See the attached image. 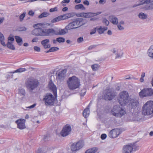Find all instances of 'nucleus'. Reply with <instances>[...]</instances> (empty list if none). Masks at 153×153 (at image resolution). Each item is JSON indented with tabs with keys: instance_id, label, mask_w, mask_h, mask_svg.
Returning <instances> with one entry per match:
<instances>
[{
	"instance_id": "nucleus-56",
	"label": "nucleus",
	"mask_w": 153,
	"mask_h": 153,
	"mask_svg": "<svg viewBox=\"0 0 153 153\" xmlns=\"http://www.w3.org/2000/svg\"><path fill=\"white\" fill-rule=\"evenodd\" d=\"M83 41V38L82 37H79L78 38L77 40V41L79 43H80Z\"/></svg>"
},
{
	"instance_id": "nucleus-29",
	"label": "nucleus",
	"mask_w": 153,
	"mask_h": 153,
	"mask_svg": "<svg viewBox=\"0 0 153 153\" xmlns=\"http://www.w3.org/2000/svg\"><path fill=\"white\" fill-rule=\"evenodd\" d=\"M74 16V13H69L62 15L63 20L70 18Z\"/></svg>"
},
{
	"instance_id": "nucleus-11",
	"label": "nucleus",
	"mask_w": 153,
	"mask_h": 153,
	"mask_svg": "<svg viewBox=\"0 0 153 153\" xmlns=\"http://www.w3.org/2000/svg\"><path fill=\"white\" fill-rule=\"evenodd\" d=\"M68 30L66 26L64 29L59 28L54 29L51 28V35H64L68 32Z\"/></svg>"
},
{
	"instance_id": "nucleus-51",
	"label": "nucleus",
	"mask_w": 153,
	"mask_h": 153,
	"mask_svg": "<svg viewBox=\"0 0 153 153\" xmlns=\"http://www.w3.org/2000/svg\"><path fill=\"white\" fill-rule=\"evenodd\" d=\"M83 4L85 5H86L87 6H88L89 5V2L88 1L86 0L83 1Z\"/></svg>"
},
{
	"instance_id": "nucleus-30",
	"label": "nucleus",
	"mask_w": 153,
	"mask_h": 153,
	"mask_svg": "<svg viewBox=\"0 0 153 153\" xmlns=\"http://www.w3.org/2000/svg\"><path fill=\"white\" fill-rule=\"evenodd\" d=\"M138 17L140 19L145 20L148 17V15L143 12H140L138 15Z\"/></svg>"
},
{
	"instance_id": "nucleus-17",
	"label": "nucleus",
	"mask_w": 153,
	"mask_h": 153,
	"mask_svg": "<svg viewBox=\"0 0 153 153\" xmlns=\"http://www.w3.org/2000/svg\"><path fill=\"white\" fill-rule=\"evenodd\" d=\"M71 130V128L70 126L66 125L61 131L60 134L62 137H65L70 134Z\"/></svg>"
},
{
	"instance_id": "nucleus-44",
	"label": "nucleus",
	"mask_w": 153,
	"mask_h": 153,
	"mask_svg": "<svg viewBox=\"0 0 153 153\" xmlns=\"http://www.w3.org/2000/svg\"><path fill=\"white\" fill-rule=\"evenodd\" d=\"M91 68L93 71H96L98 69L99 66L97 64L93 65L91 66Z\"/></svg>"
},
{
	"instance_id": "nucleus-34",
	"label": "nucleus",
	"mask_w": 153,
	"mask_h": 153,
	"mask_svg": "<svg viewBox=\"0 0 153 153\" xmlns=\"http://www.w3.org/2000/svg\"><path fill=\"white\" fill-rule=\"evenodd\" d=\"M75 9L76 10L81 9L82 10H85V8L84 6L81 4H78L76 5L74 7Z\"/></svg>"
},
{
	"instance_id": "nucleus-46",
	"label": "nucleus",
	"mask_w": 153,
	"mask_h": 153,
	"mask_svg": "<svg viewBox=\"0 0 153 153\" xmlns=\"http://www.w3.org/2000/svg\"><path fill=\"white\" fill-rule=\"evenodd\" d=\"M102 22L104 24L107 26L108 25L109 23V21L106 18L103 19Z\"/></svg>"
},
{
	"instance_id": "nucleus-35",
	"label": "nucleus",
	"mask_w": 153,
	"mask_h": 153,
	"mask_svg": "<svg viewBox=\"0 0 153 153\" xmlns=\"http://www.w3.org/2000/svg\"><path fill=\"white\" fill-rule=\"evenodd\" d=\"M15 38L18 44L19 45H21L22 42V38L18 36H15Z\"/></svg>"
},
{
	"instance_id": "nucleus-60",
	"label": "nucleus",
	"mask_w": 153,
	"mask_h": 153,
	"mask_svg": "<svg viewBox=\"0 0 153 153\" xmlns=\"http://www.w3.org/2000/svg\"><path fill=\"white\" fill-rule=\"evenodd\" d=\"M81 2V0H75L74 2L76 4H79Z\"/></svg>"
},
{
	"instance_id": "nucleus-18",
	"label": "nucleus",
	"mask_w": 153,
	"mask_h": 153,
	"mask_svg": "<svg viewBox=\"0 0 153 153\" xmlns=\"http://www.w3.org/2000/svg\"><path fill=\"white\" fill-rule=\"evenodd\" d=\"M120 133V130L119 129L116 128L111 131L108 135L111 138H115L117 137Z\"/></svg>"
},
{
	"instance_id": "nucleus-27",
	"label": "nucleus",
	"mask_w": 153,
	"mask_h": 153,
	"mask_svg": "<svg viewBox=\"0 0 153 153\" xmlns=\"http://www.w3.org/2000/svg\"><path fill=\"white\" fill-rule=\"evenodd\" d=\"M90 104V103L89 104L88 107L83 111V116L85 118L88 117L89 116L90 114L89 107Z\"/></svg>"
},
{
	"instance_id": "nucleus-19",
	"label": "nucleus",
	"mask_w": 153,
	"mask_h": 153,
	"mask_svg": "<svg viewBox=\"0 0 153 153\" xmlns=\"http://www.w3.org/2000/svg\"><path fill=\"white\" fill-rule=\"evenodd\" d=\"M25 120L24 119H20L16 121L17 124V128L20 129H23L26 128L25 125Z\"/></svg>"
},
{
	"instance_id": "nucleus-38",
	"label": "nucleus",
	"mask_w": 153,
	"mask_h": 153,
	"mask_svg": "<svg viewBox=\"0 0 153 153\" xmlns=\"http://www.w3.org/2000/svg\"><path fill=\"white\" fill-rule=\"evenodd\" d=\"M50 15L49 13L47 12H44L41 13L39 16V18H42L43 17H47Z\"/></svg>"
},
{
	"instance_id": "nucleus-36",
	"label": "nucleus",
	"mask_w": 153,
	"mask_h": 153,
	"mask_svg": "<svg viewBox=\"0 0 153 153\" xmlns=\"http://www.w3.org/2000/svg\"><path fill=\"white\" fill-rule=\"evenodd\" d=\"M13 43L8 42L6 46L8 48L13 50L15 49V47L13 44Z\"/></svg>"
},
{
	"instance_id": "nucleus-37",
	"label": "nucleus",
	"mask_w": 153,
	"mask_h": 153,
	"mask_svg": "<svg viewBox=\"0 0 153 153\" xmlns=\"http://www.w3.org/2000/svg\"><path fill=\"white\" fill-rule=\"evenodd\" d=\"M4 37L3 34L0 33V42L1 45L4 46L5 47L6 46L4 42Z\"/></svg>"
},
{
	"instance_id": "nucleus-20",
	"label": "nucleus",
	"mask_w": 153,
	"mask_h": 153,
	"mask_svg": "<svg viewBox=\"0 0 153 153\" xmlns=\"http://www.w3.org/2000/svg\"><path fill=\"white\" fill-rule=\"evenodd\" d=\"M129 107L131 108H135L139 105L138 100L136 99H131L129 100Z\"/></svg>"
},
{
	"instance_id": "nucleus-28",
	"label": "nucleus",
	"mask_w": 153,
	"mask_h": 153,
	"mask_svg": "<svg viewBox=\"0 0 153 153\" xmlns=\"http://www.w3.org/2000/svg\"><path fill=\"white\" fill-rule=\"evenodd\" d=\"M146 4L141 8L145 10H153V3Z\"/></svg>"
},
{
	"instance_id": "nucleus-13",
	"label": "nucleus",
	"mask_w": 153,
	"mask_h": 153,
	"mask_svg": "<svg viewBox=\"0 0 153 153\" xmlns=\"http://www.w3.org/2000/svg\"><path fill=\"white\" fill-rule=\"evenodd\" d=\"M138 147L135 145L131 144L127 145L123 147V153H131L133 150H136Z\"/></svg>"
},
{
	"instance_id": "nucleus-21",
	"label": "nucleus",
	"mask_w": 153,
	"mask_h": 153,
	"mask_svg": "<svg viewBox=\"0 0 153 153\" xmlns=\"http://www.w3.org/2000/svg\"><path fill=\"white\" fill-rule=\"evenodd\" d=\"M48 86L49 88L53 91L55 97H57V96H56L57 88L51 80L49 82Z\"/></svg>"
},
{
	"instance_id": "nucleus-48",
	"label": "nucleus",
	"mask_w": 153,
	"mask_h": 153,
	"mask_svg": "<svg viewBox=\"0 0 153 153\" xmlns=\"http://www.w3.org/2000/svg\"><path fill=\"white\" fill-rule=\"evenodd\" d=\"M34 50L37 52H40V48L39 47L37 46H35L34 47Z\"/></svg>"
},
{
	"instance_id": "nucleus-2",
	"label": "nucleus",
	"mask_w": 153,
	"mask_h": 153,
	"mask_svg": "<svg viewBox=\"0 0 153 153\" xmlns=\"http://www.w3.org/2000/svg\"><path fill=\"white\" fill-rule=\"evenodd\" d=\"M68 88L71 90L79 88L80 86V79L75 76L69 77L67 81Z\"/></svg>"
},
{
	"instance_id": "nucleus-58",
	"label": "nucleus",
	"mask_w": 153,
	"mask_h": 153,
	"mask_svg": "<svg viewBox=\"0 0 153 153\" xmlns=\"http://www.w3.org/2000/svg\"><path fill=\"white\" fill-rule=\"evenodd\" d=\"M27 28L25 27H23L20 28V31H24L26 30Z\"/></svg>"
},
{
	"instance_id": "nucleus-4",
	"label": "nucleus",
	"mask_w": 153,
	"mask_h": 153,
	"mask_svg": "<svg viewBox=\"0 0 153 153\" xmlns=\"http://www.w3.org/2000/svg\"><path fill=\"white\" fill-rule=\"evenodd\" d=\"M39 82L37 79L33 77L27 78L25 82V85L27 88L30 91H32L38 86Z\"/></svg>"
},
{
	"instance_id": "nucleus-10",
	"label": "nucleus",
	"mask_w": 153,
	"mask_h": 153,
	"mask_svg": "<svg viewBox=\"0 0 153 153\" xmlns=\"http://www.w3.org/2000/svg\"><path fill=\"white\" fill-rule=\"evenodd\" d=\"M84 145V142L83 140H79L76 143H73L71 145V149L73 152H76L82 148Z\"/></svg>"
},
{
	"instance_id": "nucleus-39",
	"label": "nucleus",
	"mask_w": 153,
	"mask_h": 153,
	"mask_svg": "<svg viewBox=\"0 0 153 153\" xmlns=\"http://www.w3.org/2000/svg\"><path fill=\"white\" fill-rule=\"evenodd\" d=\"M97 149L95 148H93L87 150L85 153H95L97 151Z\"/></svg>"
},
{
	"instance_id": "nucleus-22",
	"label": "nucleus",
	"mask_w": 153,
	"mask_h": 153,
	"mask_svg": "<svg viewBox=\"0 0 153 153\" xmlns=\"http://www.w3.org/2000/svg\"><path fill=\"white\" fill-rule=\"evenodd\" d=\"M50 40L49 39H45L41 41V44L45 48H49L51 47V45L49 44Z\"/></svg>"
},
{
	"instance_id": "nucleus-32",
	"label": "nucleus",
	"mask_w": 153,
	"mask_h": 153,
	"mask_svg": "<svg viewBox=\"0 0 153 153\" xmlns=\"http://www.w3.org/2000/svg\"><path fill=\"white\" fill-rule=\"evenodd\" d=\"M26 71L27 70L25 68H20L14 71H12L9 72V73L10 74H14L16 73H21Z\"/></svg>"
},
{
	"instance_id": "nucleus-50",
	"label": "nucleus",
	"mask_w": 153,
	"mask_h": 153,
	"mask_svg": "<svg viewBox=\"0 0 153 153\" xmlns=\"http://www.w3.org/2000/svg\"><path fill=\"white\" fill-rule=\"evenodd\" d=\"M107 137V135L105 134H102L101 136V138L102 140H104Z\"/></svg>"
},
{
	"instance_id": "nucleus-49",
	"label": "nucleus",
	"mask_w": 153,
	"mask_h": 153,
	"mask_svg": "<svg viewBox=\"0 0 153 153\" xmlns=\"http://www.w3.org/2000/svg\"><path fill=\"white\" fill-rule=\"evenodd\" d=\"M97 30V29L96 27L94 28L92 30H91V31L90 33V34L91 35H92L96 33Z\"/></svg>"
},
{
	"instance_id": "nucleus-3",
	"label": "nucleus",
	"mask_w": 153,
	"mask_h": 153,
	"mask_svg": "<svg viewBox=\"0 0 153 153\" xmlns=\"http://www.w3.org/2000/svg\"><path fill=\"white\" fill-rule=\"evenodd\" d=\"M141 113L144 116L153 115V101H148L143 105L142 108Z\"/></svg>"
},
{
	"instance_id": "nucleus-31",
	"label": "nucleus",
	"mask_w": 153,
	"mask_h": 153,
	"mask_svg": "<svg viewBox=\"0 0 153 153\" xmlns=\"http://www.w3.org/2000/svg\"><path fill=\"white\" fill-rule=\"evenodd\" d=\"M107 29V27L101 26L99 28L97 29V30L99 33L101 34L103 33L104 31L106 30Z\"/></svg>"
},
{
	"instance_id": "nucleus-47",
	"label": "nucleus",
	"mask_w": 153,
	"mask_h": 153,
	"mask_svg": "<svg viewBox=\"0 0 153 153\" xmlns=\"http://www.w3.org/2000/svg\"><path fill=\"white\" fill-rule=\"evenodd\" d=\"M58 10V7H56L54 8H51L49 10V11L50 12H53L55 11H56Z\"/></svg>"
},
{
	"instance_id": "nucleus-1",
	"label": "nucleus",
	"mask_w": 153,
	"mask_h": 153,
	"mask_svg": "<svg viewBox=\"0 0 153 153\" xmlns=\"http://www.w3.org/2000/svg\"><path fill=\"white\" fill-rule=\"evenodd\" d=\"M45 23H38L33 25L34 28L31 31V34L37 36H48L51 35V28H45Z\"/></svg>"
},
{
	"instance_id": "nucleus-26",
	"label": "nucleus",
	"mask_w": 153,
	"mask_h": 153,
	"mask_svg": "<svg viewBox=\"0 0 153 153\" xmlns=\"http://www.w3.org/2000/svg\"><path fill=\"white\" fill-rule=\"evenodd\" d=\"M147 54L149 57L153 59V45L150 46L147 50Z\"/></svg>"
},
{
	"instance_id": "nucleus-25",
	"label": "nucleus",
	"mask_w": 153,
	"mask_h": 153,
	"mask_svg": "<svg viewBox=\"0 0 153 153\" xmlns=\"http://www.w3.org/2000/svg\"><path fill=\"white\" fill-rule=\"evenodd\" d=\"M18 97L21 99H22L25 97V91L24 89L19 88L18 92Z\"/></svg>"
},
{
	"instance_id": "nucleus-8",
	"label": "nucleus",
	"mask_w": 153,
	"mask_h": 153,
	"mask_svg": "<svg viewBox=\"0 0 153 153\" xmlns=\"http://www.w3.org/2000/svg\"><path fill=\"white\" fill-rule=\"evenodd\" d=\"M82 19H78L70 23L66 26V27L68 30L76 28L82 25Z\"/></svg>"
},
{
	"instance_id": "nucleus-41",
	"label": "nucleus",
	"mask_w": 153,
	"mask_h": 153,
	"mask_svg": "<svg viewBox=\"0 0 153 153\" xmlns=\"http://www.w3.org/2000/svg\"><path fill=\"white\" fill-rule=\"evenodd\" d=\"M130 117V118L129 119V120L131 121H136L138 120L137 117L136 115L134 116L133 114L131 115Z\"/></svg>"
},
{
	"instance_id": "nucleus-64",
	"label": "nucleus",
	"mask_w": 153,
	"mask_h": 153,
	"mask_svg": "<svg viewBox=\"0 0 153 153\" xmlns=\"http://www.w3.org/2000/svg\"><path fill=\"white\" fill-rule=\"evenodd\" d=\"M145 76V74L144 72H143L142 73L141 75V77L143 78H144V77Z\"/></svg>"
},
{
	"instance_id": "nucleus-24",
	"label": "nucleus",
	"mask_w": 153,
	"mask_h": 153,
	"mask_svg": "<svg viewBox=\"0 0 153 153\" xmlns=\"http://www.w3.org/2000/svg\"><path fill=\"white\" fill-rule=\"evenodd\" d=\"M110 21L114 25H117L118 23V19L115 16L111 15L109 17Z\"/></svg>"
},
{
	"instance_id": "nucleus-5",
	"label": "nucleus",
	"mask_w": 153,
	"mask_h": 153,
	"mask_svg": "<svg viewBox=\"0 0 153 153\" xmlns=\"http://www.w3.org/2000/svg\"><path fill=\"white\" fill-rule=\"evenodd\" d=\"M111 112L114 116L120 117L126 113V112L123 109L117 105L113 107Z\"/></svg>"
},
{
	"instance_id": "nucleus-42",
	"label": "nucleus",
	"mask_w": 153,
	"mask_h": 153,
	"mask_svg": "<svg viewBox=\"0 0 153 153\" xmlns=\"http://www.w3.org/2000/svg\"><path fill=\"white\" fill-rule=\"evenodd\" d=\"M26 13L25 12H24L22 14L20 15L19 16V19L20 21L21 22H22L24 19V18H25Z\"/></svg>"
},
{
	"instance_id": "nucleus-62",
	"label": "nucleus",
	"mask_w": 153,
	"mask_h": 153,
	"mask_svg": "<svg viewBox=\"0 0 153 153\" xmlns=\"http://www.w3.org/2000/svg\"><path fill=\"white\" fill-rule=\"evenodd\" d=\"M68 10V8L66 7H65L63 8L62 9V10L63 12H65L67 11Z\"/></svg>"
},
{
	"instance_id": "nucleus-6",
	"label": "nucleus",
	"mask_w": 153,
	"mask_h": 153,
	"mask_svg": "<svg viewBox=\"0 0 153 153\" xmlns=\"http://www.w3.org/2000/svg\"><path fill=\"white\" fill-rule=\"evenodd\" d=\"M119 103L122 106L125 105L128 103V94L126 91H123L119 94V97L118 99Z\"/></svg>"
},
{
	"instance_id": "nucleus-12",
	"label": "nucleus",
	"mask_w": 153,
	"mask_h": 153,
	"mask_svg": "<svg viewBox=\"0 0 153 153\" xmlns=\"http://www.w3.org/2000/svg\"><path fill=\"white\" fill-rule=\"evenodd\" d=\"M43 100L46 105H51L53 104L55 99L51 94L48 93L45 96Z\"/></svg>"
},
{
	"instance_id": "nucleus-40",
	"label": "nucleus",
	"mask_w": 153,
	"mask_h": 153,
	"mask_svg": "<svg viewBox=\"0 0 153 153\" xmlns=\"http://www.w3.org/2000/svg\"><path fill=\"white\" fill-rule=\"evenodd\" d=\"M59 48L57 47H53L51 48L48 51H47L46 53H48L50 52H53L58 50Z\"/></svg>"
},
{
	"instance_id": "nucleus-43",
	"label": "nucleus",
	"mask_w": 153,
	"mask_h": 153,
	"mask_svg": "<svg viewBox=\"0 0 153 153\" xmlns=\"http://www.w3.org/2000/svg\"><path fill=\"white\" fill-rule=\"evenodd\" d=\"M56 41L59 43L64 42L65 39L63 37H58L56 38Z\"/></svg>"
},
{
	"instance_id": "nucleus-52",
	"label": "nucleus",
	"mask_w": 153,
	"mask_h": 153,
	"mask_svg": "<svg viewBox=\"0 0 153 153\" xmlns=\"http://www.w3.org/2000/svg\"><path fill=\"white\" fill-rule=\"evenodd\" d=\"M28 14L30 16H33L34 15V13L33 11L30 10L29 11Z\"/></svg>"
},
{
	"instance_id": "nucleus-63",
	"label": "nucleus",
	"mask_w": 153,
	"mask_h": 153,
	"mask_svg": "<svg viewBox=\"0 0 153 153\" xmlns=\"http://www.w3.org/2000/svg\"><path fill=\"white\" fill-rule=\"evenodd\" d=\"M4 19V18H0V24L3 22Z\"/></svg>"
},
{
	"instance_id": "nucleus-7",
	"label": "nucleus",
	"mask_w": 153,
	"mask_h": 153,
	"mask_svg": "<svg viewBox=\"0 0 153 153\" xmlns=\"http://www.w3.org/2000/svg\"><path fill=\"white\" fill-rule=\"evenodd\" d=\"M103 97L106 100H110L113 99L117 95V93L112 88L106 89L103 92Z\"/></svg>"
},
{
	"instance_id": "nucleus-54",
	"label": "nucleus",
	"mask_w": 153,
	"mask_h": 153,
	"mask_svg": "<svg viewBox=\"0 0 153 153\" xmlns=\"http://www.w3.org/2000/svg\"><path fill=\"white\" fill-rule=\"evenodd\" d=\"M36 104L34 103L32 105H31L29 106H28L27 107V108H29V109H31L34 108L35 106L36 105Z\"/></svg>"
},
{
	"instance_id": "nucleus-14",
	"label": "nucleus",
	"mask_w": 153,
	"mask_h": 153,
	"mask_svg": "<svg viewBox=\"0 0 153 153\" xmlns=\"http://www.w3.org/2000/svg\"><path fill=\"white\" fill-rule=\"evenodd\" d=\"M101 13V12H98L96 13H81L77 14L76 16L77 17H83L85 18H89L94 16H97Z\"/></svg>"
},
{
	"instance_id": "nucleus-23",
	"label": "nucleus",
	"mask_w": 153,
	"mask_h": 153,
	"mask_svg": "<svg viewBox=\"0 0 153 153\" xmlns=\"http://www.w3.org/2000/svg\"><path fill=\"white\" fill-rule=\"evenodd\" d=\"M153 2V0H142L140 1L138 4H135L133 5L132 7H136L145 4H149Z\"/></svg>"
},
{
	"instance_id": "nucleus-55",
	"label": "nucleus",
	"mask_w": 153,
	"mask_h": 153,
	"mask_svg": "<svg viewBox=\"0 0 153 153\" xmlns=\"http://www.w3.org/2000/svg\"><path fill=\"white\" fill-rule=\"evenodd\" d=\"M117 27L120 30H123L124 29V27L121 26L120 24V25H117Z\"/></svg>"
},
{
	"instance_id": "nucleus-53",
	"label": "nucleus",
	"mask_w": 153,
	"mask_h": 153,
	"mask_svg": "<svg viewBox=\"0 0 153 153\" xmlns=\"http://www.w3.org/2000/svg\"><path fill=\"white\" fill-rule=\"evenodd\" d=\"M38 40V39L37 37H36L34 38L31 41L32 42H37Z\"/></svg>"
},
{
	"instance_id": "nucleus-16",
	"label": "nucleus",
	"mask_w": 153,
	"mask_h": 153,
	"mask_svg": "<svg viewBox=\"0 0 153 153\" xmlns=\"http://www.w3.org/2000/svg\"><path fill=\"white\" fill-rule=\"evenodd\" d=\"M111 51L115 55V58L117 59L121 58L123 54L122 50L116 48H112Z\"/></svg>"
},
{
	"instance_id": "nucleus-45",
	"label": "nucleus",
	"mask_w": 153,
	"mask_h": 153,
	"mask_svg": "<svg viewBox=\"0 0 153 153\" xmlns=\"http://www.w3.org/2000/svg\"><path fill=\"white\" fill-rule=\"evenodd\" d=\"M8 42H10L13 43V42L14 41V39L13 36L11 35H10L8 38Z\"/></svg>"
},
{
	"instance_id": "nucleus-15",
	"label": "nucleus",
	"mask_w": 153,
	"mask_h": 153,
	"mask_svg": "<svg viewBox=\"0 0 153 153\" xmlns=\"http://www.w3.org/2000/svg\"><path fill=\"white\" fill-rule=\"evenodd\" d=\"M66 73L67 71L66 70H63L57 72L56 74V80L59 81L63 80L65 77Z\"/></svg>"
},
{
	"instance_id": "nucleus-61",
	"label": "nucleus",
	"mask_w": 153,
	"mask_h": 153,
	"mask_svg": "<svg viewBox=\"0 0 153 153\" xmlns=\"http://www.w3.org/2000/svg\"><path fill=\"white\" fill-rule=\"evenodd\" d=\"M83 91H84V93H81L80 94L81 95V96H84L85 94V93L86 92V90L85 89H84L83 90Z\"/></svg>"
},
{
	"instance_id": "nucleus-33",
	"label": "nucleus",
	"mask_w": 153,
	"mask_h": 153,
	"mask_svg": "<svg viewBox=\"0 0 153 153\" xmlns=\"http://www.w3.org/2000/svg\"><path fill=\"white\" fill-rule=\"evenodd\" d=\"M62 20H63L62 18V15H61L52 19L51 22L52 23H54Z\"/></svg>"
},
{
	"instance_id": "nucleus-9",
	"label": "nucleus",
	"mask_w": 153,
	"mask_h": 153,
	"mask_svg": "<svg viewBox=\"0 0 153 153\" xmlns=\"http://www.w3.org/2000/svg\"><path fill=\"white\" fill-rule=\"evenodd\" d=\"M140 97H150L153 95V89L151 88H146L141 90L139 93Z\"/></svg>"
},
{
	"instance_id": "nucleus-57",
	"label": "nucleus",
	"mask_w": 153,
	"mask_h": 153,
	"mask_svg": "<svg viewBox=\"0 0 153 153\" xmlns=\"http://www.w3.org/2000/svg\"><path fill=\"white\" fill-rule=\"evenodd\" d=\"M70 0H63L61 1V3H68L70 2Z\"/></svg>"
},
{
	"instance_id": "nucleus-59",
	"label": "nucleus",
	"mask_w": 153,
	"mask_h": 153,
	"mask_svg": "<svg viewBox=\"0 0 153 153\" xmlns=\"http://www.w3.org/2000/svg\"><path fill=\"white\" fill-rule=\"evenodd\" d=\"M106 2L105 0H100L99 2L100 4H103Z\"/></svg>"
}]
</instances>
